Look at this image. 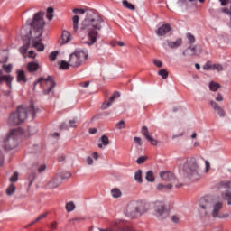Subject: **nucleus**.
Masks as SVG:
<instances>
[{
    "label": "nucleus",
    "mask_w": 231,
    "mask_h": 231,
    "mask_svg": "<svg viewBox=\"0 0 231 231\" xmlns=\"http://www.w3.org/2000/svg\"><path fill=\"white\" fill-rule=\"evenodd\" d=\"M104 20L93 10L87 12L85 19L81 23V32H87L88 40L84 42L88 46H93L97 42L98 32L102 30Z\"/></svg>",
    "instance_id": "f257e3e1"
},
{
    "label": "nucleus",
    "mask_w": 231,
    "mask_h": 231,
    "mask_svg": "<svg viewBox=\"0 0 231 231\" xmlns=\"http://www.w3.org/2000/svg\"><path fill=\"white\" fill-rule=\"evenodd\" d=\"M45 25L44 11L34 14L32 20L29 23L32 48H35L37 51H44V44L41 43V37H42Z\"/></svg>",
    "instance_id": "f03ea898"
},
{
    "label": "nucleus",
    "mask_w": 231,
    "mask_h": 231,
    "mask_svg": "<svg viewBox=\"0 0 231 231\" xmlns=\"http://www.w3.org/2000/svg\"><path fill=\"white\" fill-rule=\"evenodd\" d=\"M35 115L36 111L33 104H31L29 107L19 106L15 112L10 114L7 124L9 125H19L28 118L33 120Z\"/></svg>",
    "instance_id": "7ed1b4c3"
},
{
    "label": "nucleus",
    "mask_w": 231,
    "mask_h": 231,
    "mask_svg": "<svg viewBox=\"0 0 231 231\" xmlns=\"http://www.w3.org/2000/svg\"><path fill=\"white\" fill-rule=\"evenodd\" d=\"M222 208H223V202L221 201L211 202L210 198L204 197L200 199L199 206V212L201 217H207V216H212V217H217Z\"/></svg>",
    "instance_id": "20e7f679"
},
{
    "label": "nucleus",
    "mask_w": 231,
    "mask_h": 231,
    "mask_svg": "<svg viewBox=\"0 0 231 231\" xmlns=\"http://www.w3.org/2000/svg\"><path fill=\"white\" fill-rule=\"evenodd\" d=\"M199 165L196 158L187 159L180 171V180H199Z\"/></svg>",
    "instance_id": "39448f33"
},
{
    "label": "nucleus",
    "mask_w": 231,
    "mask_h": 231,
    "mask_svg": "<svg viewBox=\"0 0 231 231\" xmlns=\"http://www.w3.org/2000/svg\"><path fill=\"white\" fill-rule=\"evenodd\" d=\"M151 206L143 201L129 202L125 209V214L128 217H140V216L148 212Z\"/></svg>",
    "instance_id": "423d86ee"
},
{
    "label": "nucleus",
    "mask_w": 231,
    "mask_h": 231,
    "mask_svg": "<svg viewBox=\"0 0 231 231\" xmlns=\"http://www.w3.org/2000/svg\"><path fill=\"white\" fill-rule=\"evenodd\" d=\"M88 51L84 50H76L73 53L70 54L69 62L71 68H79L82 66L83 62H86L88 59Z\"/></svg>",
    "instance_id": "0eeeda50"
},
{
    "label": "nucleus",
    "mask_w": 231,
    "mask_h": 231,
    "mask_svg": "<svg viewBox=\"0 0 231 231\" xmlns=\"http://www.w3.org/2000/svg\"><path fill=\"white\" fill-rule=\"evenodd\" d=\"M37 84H40L41 88H43L44 95H51V97H53V88H55V79L53 77H42L38 79V81L34 86H37Z\"/></svg>",
    "instance_id": "6e6552de"
},
{
    "label": "nucleus",
    "mask_w": 231,
    "mask_h": 231,
    "mask_svg": "<svg viewBox=\"0 0 231 231\" xmlns=\"http://www.w3.org/2000/svg\"><path fill=\"white\" fill-rule=\"evenodd\" d=\"M19 145V131L11 130L7 136L4 139V149L12 151Z\"/></svg>",
    "instance_id": "1a4fd4ad"
},
{
    "label": "nucleus",
    "mask_w": 231,
    "mask_h": 231,
    "mask_svg": "<svg viewBox=\"0 0 231 231\" xmlns=\"http://www.w3.org/2000/svg\"><path fill=\"white\" fill-rule=\"evenodd\" d=\"M153 209L155 212V216H157L159 219H165L167 216H169V212H167L165 203L162 201L154 202Z\"/></svg>",
    "instance_id": "9d476101"
},
{
    "label": "nucleus",
    "mask_w": 231,
    "mask_h": 231,
    "mask_svg": "<svg viewBox=\"0 0 231 231\" xmlns=\"http://www.w3.org/2000/svg\"><path fill=\"white\" fill-rule=\"evenodd\" d=\"M160 177L163 181H173L172 183L177 189H180V187H183L184 185V183H178V180H174V175L171 171H161Z\"/></svg>",
    "instance_id": "9b49d317"
},
{
    "label": "nucleus",
    "mask_w": 231,
    "mask_h": 231,
    "mask_svg": "<svg viewBox=\"0 0 231 231\" xmlns=\"http://www.w3.org/2000/svg\"><path fill=\"white\" fill-rule=\"evenodd\" d=\"M116 98H120V92L116 91L114 92V94L110 97L108 101H105L102 106H101V109L106 110V109H109V107H111V106H113V102H115V100Z\"/></svg>",
    "instance_id": "f8f14e48"
},
{
    "label": "nucleus",
    "mask_w": 231,
    "mask_h": 231,
    "mask_svg": "<svg viewBox=\"0 0 231 231\" xmlns=\"http://www.w3.org/2000/svg\"><path fill=\"white\" fill-rule=\"evenodd\" d=\"M210 106L212 109L215 111V113H217L220 118H225V116H226V113L225 112V109H223V107H221V106H219V104H217L216 101L211 100Z\"/></svg>",
    "instance_id": "ddd939ff"
},
{
    "label": "nucleus",
    "mask_w": 231,
    "mask_h": 231,
    "mask_svg": "<svg viewBox=\"0 0 231 231\" xmlns=\"http://www.w3.org/2000/svg\"><path fill=\"white\" fill-rule=\"evenodd\" d=\"M142 134L144 136L145 140L151 143L152 145H158V141L153 139L152 134L149 133V128H147V126L142 127Z\"/></svg>",
    "instance_id": "4468645a"
},
{
    "label": "nucleus",
    "mask_w": 231,
    "mask_h": 231,
    "mask_svg": "<svg viewBox=\"0 0 231 231\" xmlns=\"http://www.w3.org/2000/svg\"><path fill=\"white\" fill-rule=\"evenodd\" d=\"M60 185H62V180L59 177H54L47 183V189H58Z\"/></svg>",
    "instance_id": "2eb2a0df"
},
{
    "label": "nucleus",
    "mask_w": 231,
    "mask_h": 231,
    "mask_svg": "<svg viewBox=\"0 0 231 231\" xmlns=\"http://www.w3.org/2000/svg\"><path fill=\"white\" fill-rule=\"evenodd\" d=\"M171 30L172 28L171 27V24L166 23L159 27L156 31V33L159 37H163V35H167V33H169V32H171Z\"/></svg>",
    "instance_id": "dca6fc26"
},
{
    "label": "nucleus",
    "mask_w": 231,
    "mask_h": 231,
    "mask_svg": "<svg viewBox=\"0 0 231 231\" xmlns=\"http://www.w3.org/2000/svg\"><path fill=\"white\" fill-rule=\"evenodd\" d=\"M73 37L71 36V32L64 30L61 33V42L60 46H64V44H68V42H71Z\"/></svg>",
    "instance_id": "f3484780"
},
{
    "label": "nucleus",
    "mask_w": 231,
    "mask_h": 231,
    "mask_svg": "<svg viewBox=\"0 0 231 231\" xmlns=\"http://www.w3.org/2000/svg\"><path fill=\"white\" fill-rule=\"evenodd\" d=\"M183 57H196L198 55V47L197 46H189L183 52Z\"/></svg>",
    "instance_id": "a211bd4d"
},
{
    "label": "nucleus",
    "mask_w": 231,
    "mask_h": 231,
    "mask_svg": "<svg viewBox=\"0 0 231 231\" xmlns=\"http://www.w3.org/2000/svg\"><path fill=\"white\" fill-rule=\"evenodd\" d=\"M167 44L169 48H171L172 50L176 48H180L183 44V40L181 38L177 39L175 42L167 41Z\"/></svg>",
    "instance_id": "6ab92c4d"
},
{
    "label": "nucleus",
    "mask_w": 231,
    "mask_h": 231,
    "mask_svg": "<svg viewBox=\"0 0 231 231\" xmlns=\"http://www.w3.org/2000/svg\"><path fill=\"white\" fill-rule=\"evenodd\" d=\"M14 80V78L10 75H2L0 76V84L2 82H6L7 86L9 88H12V81Z\"/></svg>",
    "instance_id": "aec40b11"
},
{
    "label": "nucleus",
    "mask_w": 231,
    "mask_h": 231,
    "mask_svg": "<svg viewBox=\"0 0 231 231\" xmlns=\"http://www.w3.org/2000/svg\"><path fill=\"white\" fill-rule=\"evenodd\" d=\"M17 82H26L28 79H26V74L24 70H17Z\"/></svg>",
    "instance_id": "412c9836"
},
{
    "label": "nucleus",
    "mask_w": 231,
    "mask_h": 231,
    "mask_svg": "<svg viewBox=\"0 0 231 231\" xmlns=\"http://www.w3.org/2000/svg\"><path fill=\"white\" fill-rule=\"evenodd\" d=\"M171 189H172V184L171 183L167 184V185L160 183V184L157 185V190H160L161 192H165L167 190H171Z\"/></svg>",
    "instance_id": "4be33fe9"
},
{
    "label": "nucleus",
    "mask_w": 231,
    "mask_h": 231,
    "mask_svg": "<svg viewBox=\"0 0 231 231\" xmlns=\"http://www.w3.org/2000/svg\"><path fill=\"white\" fill-rule=\"evenodd\" d=\"M27 69L30 73H33L39 69V64L35 62H30L27 65Z\"/></svg>",
    "instance_id": "5701e85b"
},
{
    "label": "nucleus",
    "mask_w": 231,
    "mask_h": 231,
    "mask_svg": "<svg viewBox=\"0 0 231 231\" xmlns=\"http://www.w3.org/2000/svg\"><path fill=\"white\" fill-rule=\"evenodd\" d=\"M80 21V18L79 15H74L72 17V24H73V30L74 32H79V22Z\"/></svg>",
    "instance_id": "b1692460"
},
{
    "label": "nucleus",
    "mask_w": 231,
    "mask_h": 231,
    "mask_svg": "<svg viewBox=\"0 0 231 231\" xmlns=\"http://www.w3.org/2000/svg\"><path fill=\"white\" fill-rule=\"evenodd\" d=\"M222 199L227 201V205H231V191H226L222 193Z\"/></svg>",
    "instance_id": "393cba45"
},
{
    "label": "nucleus",
    "mask_w": 231,
    "mask_h": 231,
    "mask_svg": "<svg viewBox=\"0 0 231 231\" xmlns=\"http://www.w3.org/2000/svg\"><path fill=\"white\" fill-rule=\"evenodd\" d=\"M134 180L137 183H143V180L142 179V170H137L135 171Z\"/></svg>",
    "instance_id": "a878e982"
},
{
    "label": "nucleus",
    "mask_w": 231,
    "mask_h": 231,
    "mask_svg": "<svg viewBox=\"0 0 231 231\" xmlns=\"http://www.w3.org/2000/svg\"><path fill=\"white\" fill-rule=\"evenodd\" d=\"M58 64L60 66V69H68L69 68H71L69 60L68 62L65 60H61L59 61Z\"/></svg>",
    "instance_id": "bb28decb"
},
{
    "label": "nucleus",
    "mask_w": 231,
    "mask_h": 231,
    "mask_svg": "<svg viewBox=\"0 0 231 231\" xmlns=\"http://www.w3.org/2000/svg\"><path fill=\"white\" fill-rule=\"evenodd\" d=\"M111 194L114 198H122V190L118 188H114L111 189Z\"/></svg>",
    "instance_id": "cd10ccee"
},
{
    "label": "nucleus",
    "mask_w": 231,
    "mask_h": 231,
    "mask_svg": "<svg viewBox=\"0 0 231 231\" xmlns=\"http://www.w3.org/2000/svg\"><path fill=\"white\" fill-rule=\"evenodd\" d=\"M220 88H221V84H219V83H217L214 81H211L209 83L210 91H217V89H220Z\"/></svg>",
    "instance_id": "c85d7f7f"
},
{
    "label": "nucleus",
    "mask_w": 231,
    "mask_h": 231,
    "mask_svg": "<svg viewBox=\"0 0 231 231\" xmlns=\"http://www.w3.org/2000/svg\"><path fill=\"white\" fill-rule=\"evenodd\" d=\"M145 180L150 181L151 183L154 182V172L152 171H149L146 172Z\"/></svg>",
    "instance_id": "c756f323"
},
{
    "label": "nucleus",
    "mask_w": 231,
    "mask_h": 231,
    "mask_svg": "<svg viewBox=\"0 0 231 231\" xmlns=\"http://www.w3.org/2000/svg\"><path fill=\"white\" fill-rule=\"evenodd\" d=\"M231 187V182L230 181H222L218 184V189L220 190H223V189H230Z\"/></svg>",
    "instance_id": "7c9ffc66"
},
{
    "label": "nucleus",
    "mask_w": 231,
    "mask_h": 231,
    "mask_svg": "<svg viewBox=\"0 0 231 231\" xmlns=\"http://www.w3.org/2000/svg\"><path fill=\"white\" fill-rule=\"evenodd\" d=\"M58 55H59V51H54L51 52L49 54V60H51V62H55Z\"/></svg>",
    "instance_id": "2f4dec72"
},
{
    "label": "nucleus",
    "mask_w": 231,
    "mask_h": 231,
    "mask_svg": "<svg viewBox=\"0 0 231 231\" xmlns=\"http://www.w3.org/2000/svg\"><path fill=\"white\" fill-rule=\"evenodd\" d=\"M29 48H30V42L20 47V53H22V55L26 57V51H28Z\"/></svg>",
    "instance_id": "473e14b6"
},
{
    "label": "nucleus",
    "mask_w": 231,
    "mask_h": 231,
    "mask_svg": "<svg viewBox=\"0 0 231 231\" xmlns=\"http://www.w3.org/2000/svg\"><path fill=\"white\" fill-rule=\"evenodd\" d=\"M123 6H125V8H127L128 10H135L136 9V7H134V5L129 3L127 0L123 1Z\"/></svg>",
    "instance_id": "72a5a7b5"
},
{
    "label": "nucleus",
    "mask_w": 231,
    "mask_h": 231,
    "mask_svg": "<svg viewBox=\"0 0 231 231\" xmlns=\"http://www.w3.org/2000/svg\"><path fill=\"white\" fill-rule=\"evenodd\" d=\"M186 37L188 39V44H194V42H196V37H194L192 33L188 32Z\"/></svg>",
    "instance_id": "f704fd0d"
},
{
    "label": "nucleus",
    "mask_w": 231,
    "mask_h": 231,
    "mask_svg": "<svg viewBox=\"0 0 231 231\" xmlns=\"http://www.w3.org/2000/svg\"><path fill=\"white\" fill-rule=\"evenodd\" d=\"M158 75H160V77H162V79L165 80L169 77V72L167 71V69H161L159 70Z\"/></svg>",
    "instance_id": "c9c22d12"
},
{
    "label": "nucleus",
    "mask_w": 231,
    "mask_h": 231,
    "mask_svg": "<svg viewBox=\"0 0 231 231\" xmlns=\"http://www.w3.org/2000/svg\"><path fill=\"white\" fill-rule=\"evenodd\" d=\"M15 193V185L11 184L7 189H6V194L7 196H12V194Z\"/></svg>",
    "instance_id": "e433bc0d"
},
{
    "label": "nucleus",
    "mask_w": 231,
    "mask_h": 231,
    "mask_svg": "<svg viewBox=\"0 0 231 231\" xmlns=\"http://www.w3.org/2000/svg\"><path fill=\"white\" fill-rule=\"evenodd\" d=\"M66 210L67 212H73L75 210V203L68 202L66 204Z\"/></svg>",
    "instance_id": "4c0bfd02"
},
{
    "label": "nucleus",
    "mask_w": 231,
    "mask_h": 231,
    "mask_svg": "<svg viewBox=\"0 0 231 231\" xmlns=\"http://www.w3.org/2000/svg\"><path fill=\"white\" fill-rule=\"evenodd\" d=\"M46 17L49 21H51V19H53V8L52 7L47 8Z\"/></svg>",
    "instance_id": "58836bf2"
},
{
    "label": "nucleus",
    "mask_w": 231,
    "mask_h": 231,
    "mask_svg": "<svg viewBox=\"0 0 231 231\" xmlns=\"http://www.w3.org/2000/svg\"><path fill=\"white\" fill-rule=\"evenodd\" d=\"M100 142L103 145H105V147H107V145H109V138L107 137V135H102L100 138Z\"/></svg>",
    "instance_id": "ea45409f"
},
{
    "label": "nucleus",
    "mask_w": 231,
    "mask_h": 231,
    "mask_svg": "<svg viewBox=\"0 0 231 231\" xmlns=\"http://www.w3.org/2000/svg\"><path fill=\"white\" fill-rule=\"evenodd\" d=\"M33 171H38V172H44V171H46V165L42 164L40 166H33L32 167Z\"/></svg>",
    "instance_id": "a19ab883"
},
{
    "label": "nucleus",
    "mask_w": 231,
    "mask_h": 231,
    "mask_svg": "<svg viewBox=\"0 0 231 231\" xmlns=\"http://www.w3.org/2000/svg\"><path fill=\"white\" fill-rule=\"evenodd\" d=\"M36 174L35 172H32L29 175L28 180H29V187H32V185H33V181L35 180L36 178Z\"/></svg>",
    "instance_id": "79ce46f5"
},
{
    "label": "nucleus",
    "mask_w": 231,
    "mask_h": 231,
    "mask_svg": "<svg viewBox=\"0 0 231 231\" xmlns=\"http://www.w3.org/2000/svg\"><path fill=\"white\" fill-rule=\"evenodd\" d=\"M213 66L212 62L210 61H207V63L203 66V69H205V71H210L213 69Z\"/></svg>",
    "instance_id": "37998d69"
},
{
    "label": "nucleus",
    "mask_w": 231,
    "mask_h": 231,
    "mask_svg": "<svg viewBox=\"0 0 231 231\" xmlns=\"http://www.w3.org/2000/svg\"><path fill=\"white\" fill-rule=\"evenodd\" d=\"M12 68H13L12 64L3 65L2 66V69H4V71L5 73H12Z\"/></svg>",
    "instance_id": "c03bdc74"
},
{
    "label": "nucleus",
    "mask_w": 231,
    "mask_h": 231,
    "mask_svg": "<svg viewBox=\"0 0 231 231\" xmlns=\"http://www.w3.org/2000/svg\"><path fill=\"white\" fill-rule=\"evenodd\" d=\"M69 128H72V129L77 128V119H72L69 121Z\"/></svg>",
    "instance_id": "a18cd8bd"
},
{
    "label": "nucleus",
    "mask_w": 231,
    "mask_h": 231,
    "mask_svg": "<svg viewBox=\"0 0 231 231\" xmlns=\"http://www.w3.org/2000/svg\"><path fill=\"white\" fill-rule=\"evenodd\" d=\"M48 216V212L42 213L40 216L37 217V218L34 220V223H39V221L44 219Z\"/></svg>",
    "instance_id": "49530a36"
},
{
    "label": "nucleus",
    "mask_w": 231,
    "mask_h": 231,
    "mask_svg": "<svg viewBox=\"0 0 231 231\" xmlns=\"http://www.w3.org/2000/svg\"><path fill=\"white\" fill-rule=\"evenodd\" d=\"M116 129H125V122L121 120L119 123L116 125Z\"/></svg>",
    "instance_id": "de8ad7c7"
},
{
    "label": "nucleus",
    "mask_w": 231,
    "mask_h": 231,
    "mask_svg": "<svg viewBox=\"0 0 231 231\" xmlns=\"http://www.w3.org/2000/svg\"><path fill=\"white\" fill-rule=\"evenodd\" d=\"M61 180H68V178H71V173L69 171H64L60 174Z\"/></svg>",
    "instance_id": "09e8293b"
},
{
    "label": "nucleus",
    "mask_w": 231,
    "mask_h": 231,
    "mask_svg": "<svg viewBox=\"0 0 231 231\" xmlns=\"http://www.w3.org/2000/svg\"><path fill=\"white\" fill-rule=\"evenodd\" d=\"M17 180H19V173L14 172V175L9 179V181H11V183H14L17 181Z\"/></svg>",
    "instance_id": "8fccbe9b"
},
{
    "label": "nucleus",
    "mask_w": 231,
    "mask_h": 231,
    "mask_svg": "<svg viewBox=\"0 0 231 231\" xmlns=\"http://www.w3.org/2000/svg\"><path fill=\"white\" fill-rule=\"evenodd\" d=\"M213 71L216 70V71H223V65L221 64H214L213 65Z\"/></svg>",
    "instance_id": "3c124183"
},
{
    "label": "nucleus",
    "mask_w": 231,
    "mask_h": 231,
    "mask_svg": "<svg viewBox=\"0 0 231 231\" xmlns=\"http://www.w3.org/2000/svg\"><path fill=\"white\" fill-rule=\"evenodd\" d=\"M73 14H80V15H84L86 14V10L75 8L72 10Z\"/></svg>",
    "instance_id": "603ef678"
},
{
    "label": "nucleus",
    "mask_w": 231,
    "mask_h": 231,
    "mask_svg": "<svg viewBox=\"0 0 231 231\" xmlns=\"http://www.w3.org/2000/svg\"><path fill=\"white\" fill-rule=\"evenodd\" d=\"M147 160L146 157L141 156L139 157L136 162L138 163V165H142V163H145V161Z\"/></svg>",
    "instance_id": "864d4df0"
},
{
    "label": "nucleus",
    "mask_w": 231,
    "mask_h": 231,
    "mask_svg": "<svg viewBox=\"0 0 231 231\" xmlns=\"http://www.w3.org/2000/svg\"><path fill=\"white\" fill-rule=\"evenodd\" d=\"M153 64L157 67V68H162V66H163V63L162 62V60H153Z\"/></svg>",
    "instance_id": "5fc2aeb1"
},
{
    "label": "nucleus",
    "mask_w": 231,
    "mask_h": 231,
    "mask_svg": "<svg viewBox=\"0 0 231 231\" xmlns=\"http://www.w3.org/2000/svg\"><path fill=\"white\" fill-rule=\"evenodd\" d=\"M134 143H136V145H139V147H142V138L134 137Z\"/></svg>",
    "instance_id": "6e6d98bb"
},
{
    "label": "nucleus",
    "mask_w": 231,
    "mask_h": 231,
    "mask_svg": "<svg viewBox=\"0 0 231 231\" xmlns=\"http://www.w3.org/2000/svg\"><path fill=\"white\" fill-rule=\"evenodd\" d=\"M60 129H61L62 131L68 130V129H69V125H68V124H66V123H62V124L60 125Z\"/></svg>",
    "instance_id": "4d7b16f0"
},
{
    "label": "nucleus",
    "mask_w": 231,
    "mask_h": 231,
    "mask_svg": "<svg viewBox=\"0 0 231 231\" xmlns=\"http://www.w3.org/2000/svg\"><path fill=\"white\" fill-rule=\"evenodd\" d=\"M216 102H223V95L221 93H218L217 97L215 98Z\"/></svg>",
    "instance_id": "13d9d810"
},
{
    "label": "nucleus",
    "mask_w": 231,
    "mask_h": 231,
    "mask_svg": "<svg viewBox=\"0 0 231 231\" xmlns=\"http://www.w3.org/2000/svg\"><path fill=\"white\" fill-rule=\"evenodd\" d=\"M5 163V156L3 155V151L0 150V167Z\"/></svg>",
    "instance_id": "bf43d9fd"
},
{
    "label": "nucleus",
    "mask_w": 231,
    "mask_h": 231,
    "mask_svg": "<svg viewBox=\"0 0 231 231\" xmlns=\"http://www.w3.org/2000/svg\"><path fill=\"white\" fill-rule=\"evenodd\" d=\"M86 162H87L88 165H93V163H94L93 157H90V156L87 157Z\"/></svg>",
    "instance_id": "052dcab7"
},
{
    "label": "nucleus",
    "mask_w": 231,
    "mask_h": 231,
    "mask_svg": "<svg viewBox=\"0 0 231 231\" xmlns=\"http://www.w3.org/2000/svg\"><path fill=\"white\" fill-rule=\"evenodd\" d=\"M28 57H29L30 59H35V57H36L35 51H30L28 52Z\"/></svg>",
    "instance_id": "680f3d73"
},
{
    "label": "nucleus",
    "mask_w": 231,
    "mask_h": 231,
    "mask_svg": "<svg viewBox=\"0 0 231 231\" xmlns=\"http://www.w3.org/2000/svg\"><path fill=\"white\" fill-rule=\"evenodd\" d=\"M171 221L173 223H180V217H178V216L174 215L171 217Z\"/></svg>",
    "instance_id": "e2e57ef3"
},
{
    "label": "nucleus",
    "mask_w": 231,
    "mask_h": 231,
    "mask_svg": "<svg viewBox=\"0 0 231 231\" xmlns=\"http://www.w3.org/2000/svg\"><path fill=\"white\" fill-rule=\"evenodd\" d=\"M206 165V172L210 171V162L208 161H204Z\"/></svg>",
    "instance_id": "0e129e2a"
},
{
    "label": "nucleus",
    "mask_w": 231,
    "mask_h": 231,
    "mask_svg": "<svg viewBox=\"0 0 231 231\" xmlns=\"http://www.w3.org/2000/svg\"><path fill=\"white\" fill-rule=\"evenodd\" d=\"M75 221H78V222L84 221V218H82V217H74V218L69 220V223H71V222L74 223Z\"/></svg>",
    "instance_id": "69168bd1"
},
{
    "label": "nucleus",
    "mask_w": 231,
    "mask_h": 231,
    "mask_svg": "<svg viewBox=\"0 0 231 231\" xmlns=\"http://www.w3.org/2000/svg\"><path fill=\"white\" fill-rule=\"evenodd\" d=\"M50 228L51 230H57V222L51 223Z\"/></svg>",
    "instance_id": "338daca9"
},
{
    "label": "nucleus",
    "mask_w": 231,
    "mask_h": 231,
    "mask_svg": "<svg viewBox=\"0 0 231 231\" xmlns=\"http://www.w3.org/2000/svg\"><path fill=\"white\" fill-rule=\"evenodd\" d=\"M99 231H113V227H107L106 229L99 228Z\"/></svg>",
    "instance_id": "774afa93"
}]
</instances>
